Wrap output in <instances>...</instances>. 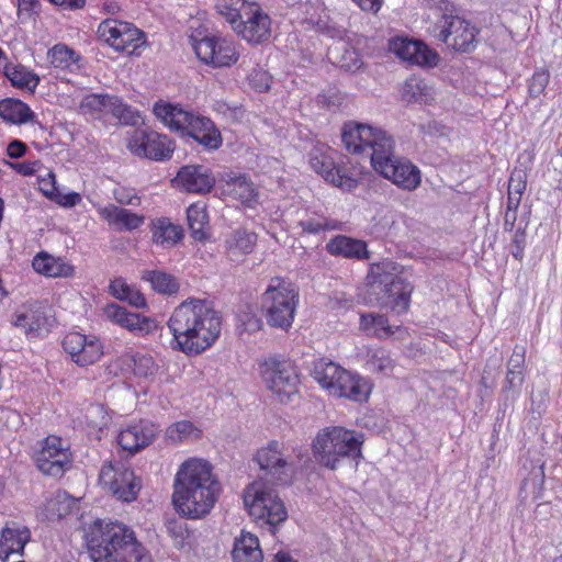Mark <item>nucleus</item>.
<instances>
[{"label": "nucleus", "instance_id": "obj_44", "mask_svg": "<svg viewBox=\"0 0 562 562\" xmlns=\"http://www.w3.org/2000/svg\"><path fill=\"white\" fill-rule=\"evenodd\" d=\"M47 57L49 63L59 69H72L80 59V56L65 44H57L52 47L47 53Z\"/></svg>", "mask_w": 562, "mask_h": 562}, {"label": "nucleus", "instance_id": "obj_48", "mask_svg": "<svg viewBox=\"0 0 562 562\" xmlns=\"http://www.w3.org/2000/svg\"><path fill=\"white\" fill-rule=\"evenodd\" d=\"M367 364L370 370L383 374L390 373L393 369V360L389 351L382 348L370 351Z\"/></svg>", "mask_w": 562, "mask_h": 562}, {"label": "nucleus", "instance_id": "obj_31", "mask_svg": "<svg viewBox=\"0 0 562 562\" xmlns=\"http://www.w3.org/2000/svg\"><path fill=\"white\" fill-rule=\"evenodd\" d=\"M149 229L153 243L162 248L176 246L183 237L182 227L173 223L169 217L151 220Z\"/></svg>", "mask_w": 562, "mask_h": 562}, {"label": "nucleus", "instance_id": "obj_56", "mask_svg": "<svg viewBox=\"0 0 562 562\" xmlns=\"http://www.w3.org/2000/svg\"><path fill=\"white\" fill-rule=\"evenodd\" d=\"M38 7V0H18V15L23 22L32 18Z\"/></svg>", "mask_w": 562, "mask_h": 562}, {"label": "nucleus", "instance_id": "obj_6", "mask_svg": "<svg viewBox=\"0 0 562 562\" xmlns=\"http://www.w3.org/2000/svg\"><path fill=\"white\" fill-rule=\"evenodd\" d=\"M363 435L340 426L322 429L313 440V452L321 464L336 470L346 458L359 459Z\"/></svg>", "mask_w": 562, "mask_h": 562}, {"label": "nucleus", "instance_id": "obj_8", "mask_svg": "<svg viewBox=\"0 0 562 562\" xmlns=\"http://www.w3.org/2000/svg\"><path fill=\"white\" fill-rule=\"evenodd\" d=\"M299 303V290L281 278H272L261 294V308L267 324L288 330L294 321Z\"/></svg>", "mask_w": 562, "mask_h": 562}, {"label": "nucleus", "instance_id": "obj_43", "mask_svg": "<svg viewBox=\"0 0 562 562\" xmlns=\"http://www.w3.org/2000/svg\"><path fill=\"white\" fill-rule=\"evenodd\" d=\"M105 114H112L124 125H136L140 119L138 112L125 104L121 98L110 95Z\"/></svg>", "mask_w": 562, "mask_h": 562}, {"label": "nucleus", "instance_id": "obj_52", "mask_svg": "<svg viewBox=\"0 0 562 562\" xmlns=\"http://www.w3.org/2000/svg\"><path fill=\"white\" fill-rule=\"evenodd\" d=\"M110 99L109 94H89L86 95L81 103L80 108L85 113H106L108 100Z\"/></svg>", "mask_w": 562, "mask_h": 562}, {"label": "nucleus", "instance_id": "obj_17", "mask_svg": "<svg viewBox=\"0 0 562 562\" xmlns=\"http://www.w3.org/2000/svg\"><path fill=\"white\" fill-rule=\"evenodd\" d=\"M336 151L315 149L311 154L312 169L321 175L325 181L342 190H351L357 187V179L349 175L345 167L335 161Z\"/></svg>", "mask_w": 562, "mask_h": 562}, {"label": "nucleus", "instance_id": "obj_24", "mask_svg": "<svg viewBox=\"0 0 562 562\" xmlns=\"http://www.w3.org/2000/svg\"><path fill=\"white\" fill-rule=\"evenodd\" d=\"M157 432L158 428L155 424L148 420H139L121 430L117 436V443L130 453H136L149 446Z\"/></svg>", "mask_w": 562, "mask_h": 562}, {"label": "nucleus", "instance_id": "obj_53", "mask_svg": "<svg viewBox=\"0 0 562 562\" xmlns=\"http://www.w3.org/2000/svg\"><path fill=\"white\" fill-rule=\"evenodd\" d=\"M134 373L138 376L147 378L156 371V366L151 357L137 356L134 358Z\"/></svg>", "mask_w": 562, "mask_h": 562}, {"label": "nucleus", "instance_id": "obj_55", "mask_svg": "<svg viewBox=\"0 0 562 562\" xmlns=\"http://www.w3.org/2000/svg\"><path fill=\"white\" fill-rule=\"evenodd\" d=\"M526 187V175L521 170H514L508 180V192L522 195Z\"/></svg>", "mask_w": 562, "mask_h": 562}, {"label": "nucleus", "instance_id": "obj_62", "mask_svg": "<svg viewBox=\"0 0 562 562\" xmlns=\"http://www.w3.org/2000/svg\"><path fill=\"white\" fill-rule=\"evenodd\" d=\"M361 10L376 13L383 3V0H352Z\"/></svg>", "mask_w": 562, "mask_h": 562}, {"label": "nucleus", "instance_id": "obj_16", "mask_svg": "<svg viewBox=\"0 0 562 562\" xmlns=\"http://www.w3.org/2000/svg\"><path fill=\"white\" fill-rule=\"evenodd\" d=\"M130 151L140 158L165 160L173 153V142L166 135L153 131L136 130L127 139Z\"/></svg>", "mask_w": 562, "mask_h": 562}, {"label": "nucleus", "instance_id": "obj_7", "mask_svg": "<svg viewBox=\"0 0 562 562\" xmlns=\"http://www.w3.org/2000/svg\"><path fill=\"white\" fill-rule=\"evenodd\" d=\"M370 293L383 306L390 307L397 314L408 310L413 285L398 272L392 262H382L371 268L368 276Z\"/></svg>", "mask_w": 562, "mask_h": 562}, {"label": "nucleus", "instance_id": "obj_33", "mask_svg": "<svg viewBox=\"0 0 562 562\" xmlns=\"http://www.w3.org/2000/svg\"><path fill=\"white\" fill-rule=\"evenodd\" d=\"M257 244V235L246 228L233 231L225 239V248L232 260L251 254Z\"/></svg>", "mask_w": 562, "mask_h": 562}, {"label": "nucleus", "instance_id": "obj_47", "mask_svg": "<svg viewBox=\"0 0 562 562\" xmlns=\"http://www.w3.org/2000/svg\"><path fill=\"white\" fill-rule=\"evenodd\" d=\"M336 372H338L337 363L327 359H319L314 363L312 376L323 389L328 391Z\"/></svg>", "mask_w": 562, "mask_h": 562}, {"label": "nucleus", "instance_id": "obj_15", "mask_svg": "<svg viewBox=\"0 0 562 562\" xmlns=\"http://www.w3.org/2000/svg\"><path fill=\"white\" fill-rule=\"evenodd\" d=\"M192 47L198 58L213 67H229L237 63L239 53L235 43L215 36L195 40L191 36Z\"/></svg>", "mask_w": 562, "mask_h": 562}, {"label": "nucleus", "instance_id": "obj_36", "mask_svg": "<svg viewBox=\"0 0 562 562\" xmlns=\"http://www.w3.org/2000/svg\"><path fill=\"white\" fill-rule=\"evenodd\" d=\"M233 559L234 562H262L258 538L251 533H241L235 542Z\"/></svg>", "mask_w": 562, "mask_h": 562}, {"label": "nucleus", "instance_id": "obj_41", "mask_svg": "<svg viewBox=\"0 0 562 562\" xmlns=\"http://www.w3.org/2000/svg\"><path fill=\"white\" fill-rule=\"evenodd\" d=\"M1 72L19 88H35L40 81L38 77L22 65L8 64L2 66Z\"/></svg>", "mask_w": 562, "mask_h": 562}, {"label": "nucleus", "instance_id": "obj_13", "mask_svg": "<svg viewBox=\"0 0 562 562\" xmlns=\"http://www.w3.org/2000/svg\"><path fill=\"white\" fill-rule=\"evenodd\" d=\"M69 445L57 436L46 437L35 454V463L45 475L60 477L71 465Z\"/></svg>", "mask_w": 562, "mask_h": 562}, {"label": "nucleus", "instance_id": "obj_32", "mask_svg": "<svg viewBox=\"0 0 562 562\" xmlns=\"http://www.w3.org/2000/svg\"><path fill=\"white\" fill-rule=\"evenodd\" d=\"M31 539L27 528L5 527L0 538V560L5 561L12 554H22Z\"/></svg>", "mask_w": 562, "mask_h": 562}, {"label": "nucleus", "instance_id": "obj_28", "mask_svg": "<svg viewBox=\"0 0 562 562\" xmlns=\"http://www.w3.org/2000/svg\"><path fill=\"white\" fill-rule=\"evenodd\" d=\"M224 192L232 199L252 207L258 199L257 188L247 175L229 172L223 178Z\"/></svg>", "mask_w": 562, "mask_h": 562}, {"label": "nucleus", "instance_id": "obj_12", "mask_svg": "<svg viewBox=\"0 0 562 562\" xmlns=\"http://www.w3.org/2000/svg\"><path fill=\"white\" fill-rule=\"evenodd\" d=\"M99 480L108 492L123 502L136 499L140 490V481L133 470L122 462L104 463L100 470Z\"/></svg>", "mask_w": 562, "mask_h": 562}, {"label": "nucleus", "instance_id": "obj_39", "mask_svg": "<svg viewBox=\"0 0 562 562\" xmlns=\"http://www.w3.org/2000/svg\"><path fill=\"white\" fill-rule=\"evenodd\" d=\"M165 437L170 443L178 445L199 439L201 430L190 420H180L167 427Z\"/></svg>", "mask_w": 562, "mask_h": 562}, {"label": "nucleus", "instance_id": "obj_50", "mask_svg": "<svg viewBox=\"0 0 562 562\" xmlns=\"http://www.w3.org/2000/svg\"><path fill=\"white\" fill-rule=\"evenodd\" d=\"M427 83L418 78H409L405 81L403 94L407 101L422 102L427 95Z\"/></svg>", "mask_w": 562, "mask_h": 562}, {"label": "nucleus", "instance_id": "obj_21", "mask_svg": "<svg viewBox=\"0 0 562 562\" xmlns=\"http://www.w3.org/2000/svg\"><path fill=\"white\" fill-rule=\"evenodd\" d=\"M13 324L22 328L27 336L40 337L49 331L50 321L46 305L31 301L22 304L14 314Z\"/></svg>", "mask_w": 562, "mask_h": 562}, {"label": "nucleus", "instance_id": "obj_49", "mask_svg": "<svg viewBox=\"0 0 562 562\" xmlns=\"http://www.w3.org/2000/svg\"><path fill=\"white\" fill-rule=\"evenodd\" d=\"M299 226L304 233L319 234L325 231H335L340 228V223L326 217H308L299 222Z\"/></svg>", "mask_w": 562, "mask_h": 562}, {"label": "nucleus", "instance_id": "obj_2", "mask_svg": "<svg viewBox=\"0 0 562 562\" xmlns=\"http://www.w3.org/2000/svg\"><path fill=\"white\" fill-rule=\"evenodd\" d=\"M167 326L173 336L176 349L188 356H198L220 337L222 316L211 303L188 299L173 310Z\"/></svg>", "mask_w": 562, "mask_h": 562}, {"label": "nucleus", "instance_id": "obj_37", "mask_svg": "<svg viewBox=\"0 0 562 562\" xmlns=\"http://www.w3.org/2000/svg\"><path fill=\"white\" fill-rule=\"evenodd\" d=\"M350 381L341 382L334 389L336 397H345L355 402L366 401L369 396L370 389L368 383L359 375L350 372Z\"/></svg>", "mask_w": 562, "mask_h": 562}, {"label": "nucleus", "instance_id": "obj_59", "mask_svg": "<svg viewBox=\"0 0 562 562\" xmlns=\"http://www.w3.org/2000/svg\"><path fill=\"white\" fill-rule=\"evenodd\" d=\"M337 371L338 372H336L335 378L333 379V383H330L327 391L333 396H335L334 389L338 387L341 384V382L350 381V371L344 369L339 364H337Z\"/></svg>", "mask_w": 562, "mask_h": 562}, {"label": "nucleus", "instance_id": "obj_19", "mask_svg": "<svg viewBox=\"0 0 562 562\" xmlns=\"http://www.w3.org/2000/svg\"><path fill=\"white\" fill-rule=\"evenodd\" d=\"M255 460L276 482L286 483L294 473L293 463L283 454L281 445L276 440L259 449Z\"/></svg>", "mask_w": 562, "mask_h": 562}, {"label": "nucleus", "instance_id": "obj_23", "mask_svg": "<svg viewBox=\"0 0 562 562\" xmlns=\"http://www.w3.org/2000/svg\"><path fill=\"white\" fill-rule=\"evenodd\" d=\"M173 181L184 191L199 194L210 192L215 184L211 170L201 165L181 167Z\"/></svg>", "mask_w": 562, "mask_h": 562}, {"label": "nucleus", "instance_id": "obj_10", "mask_svg": "<svg viewBox=\"0 0 562 562\" xmlns=\"http://www.w3.org/2000/svg\"><path fill=\"white\" fill-rule=\"evenodd\" d=\"M261 374L267 387L280 403H289L297 394L300 375L291 361L269 358L261 364Z\"/></svg>", "mask_w": 562, "mask_h": 562}, {"label": "nucleus", "instance_id": "obj_11", "mask_svg": "<svg viewBox=\"0 0 562 562\" xmlns=\"http://www.w3.org/2000/svg\"><path fill=\"white\" fill-rule=\"evenodd\" d=\"M99 37L117 52L135 54L145 45V34L128 22L106 19L98 26Z\"/></svg>", "mask_w": 562, "mask_h": 562}, {"label": "nucleus", "instance_id": "obj_35", "mask_svg": "<svg viewBox=\"0 0 562 562\" xmlns=\"http://www.w3.org/2000/svg\"><path fill=\"white\" fill-rule=\"evenodd\" d=\"M326 249L334 256H342L345 258L363 259L367 258V245L362 240L353 239L344 235L331 238Z\"/></svg>", "mask_w": 562, "mask_h": 562}, {"label": "nucleus", "instance_id": "obj_58", "mask_svg": "<svg viewBox=\"0 0 562 562\" xmlns=\"http://www.w3.org/2000/svg\"><path fill=\"white\" fill-rule=\"evenodd\" d=\"M110 292L119 300H123L131 286L123 279H115L109 285Z\"/></svg>", "mask_w": 562, "mask_h": 562}, {"label": "nucleus", "instance_id": "obj_51", "mask_svg": "<svg viewBox=\"0 0 562 562\" xmlns=\"http://www.w3.org/2000/svg\"><path fill=\"white\" fill-rule=\"evenodd\" d=\"M550 81V72L547 68L537 69L529 80L528 93L531 98H539L543 94Z\"/></svg>", "mask_w": 562, "mask_h": 562}, {"label": "nucleus", "instance_id": "obj_1", "mask_svg": "<svg viewBox=\"0 0 562 562\" xmlns=\"http://www.w3.org/2000/svg\"><path fill=\"white\" fill-rule=\"evenodd\" d=\"M341 140L346 149L370 159L373 169L398 188L413 191L420 184V171L408 159L393 155V139L369 124L348 122Z\"/></svg>", "mask_w": 562, "mask_h": 562}, {"label": "nucleus", "instance_id": "obj_29", "mask_svg": "<svg viewBox=\"0 0 562 562\" xmlns=\"http://www.w3.org/2000/svg\"><path fill=\"white\" fill-rule=\"evenodd\" d=\"M359 328L364 335L378 339H386L393 336L396 338H404L407 334L405 328L401 326H391L387 317L376 313L361 314Z\"/></svg>", "mask_w": 562, "mask_h": 562}, {"label": "nucleus", "instance_id": "obj_22", "mask_svg": "<svg viewBox=\"0 0 562 562\" xmlns=\"http://www.w3.org/2000/svg\"><path fill=\"white\" fill-rule=\"evenodd\" d=\"M391 50L401 59L417 66H435L438 54L420 41L397 37L390 43Z\"/></svg>", "mask_w": 562, "mask_h": 562}, {"label": "nucleus", "instance_id": "obj_54", "mask_svg": "<svg viewBox=\"0 0 562 562\" xmlns=\"http://www.w3.org/2000/svg\"><path fill=\"white\" fill-rule=\"evenodd\" d=\"M87 422L94 428H102L106 425L108 418L102 405L92 404L86 413Z\"/></svg>", "mask_w": 562, "mask_h": 562}, {"label": "nucleus", "instance_id": "obj_5", "mask_svg": "<svg viewBox=\"0 0 562 562\" xmlns=\"http://www.w3.org/2000/svg\"><path fill=\"white\" fill-rule=\"evenodd\" d=\"M155 116L170 131L187 135L207 149H217L222 136L214 123L180 104L159 100L153 106Z\"/></svg>", "mask_w": 562, "mask_h": 562}, {"label": "nucleus", "instance_id": "obj_18", "mask_svg": "<svg viewBox=\"0 0 562 562\" xmlns=\"http://www.w3.org/2000/svg\"><path fill=\"white\" fill-rule=\"evenodd\" d=\"M233 30L246 42L261 44L271 36V19L257 3H251Z\"/></svg>", "mask_w": 562, "mask_h": 562}, {"label": "nucleus", "instance_id": "obj_27", "mask_svg": "<svg viewBox=\"0 0 562 562\" xmlns=\"http://www.w3.org/2000/svg\"><path fill=\"white\" fill-rule=\"evenodd\" d=\"M98 214L109 226L119 232L134 231L145 223V216L134 213L128 209L120 207L115 204H106L98 209Z\"/></svg>", "mask_w": 562, "mask_h": 562}, {"label": "nucleus", "instance_id": "obj_25", "mask_svg": "<svg viewBox=\"0 0 562 562\" xmlns=\"http://www.w3.org/2000/svg\"><path fill=\"white\" fill-rule=\"evenodd\" d=\"M106 317L137 336H146L157 328L155 319L137 313L127 312L117 304H108L104 308Z\"/></svg>", "mask_w": 562, "mask_h": 562}, {"label": "nucleus", "instance_id": "obj_38", "mask_svg": "<svg viewBox=\"0 0 562 562\" xmlns=\"http://www.w3.org/2000/svg\"><path fill=\"white\" fill-rule=\"evenodd\" d=\"M187 221L191 236L199 241L206 239L209 216L206 209L201 204H191L187 209Z\"/></svg>", "mask_w": 562, "mask_h": 562}, {"label": "nucleus", "instance_id": "obj_45", "mask_svg": "<svg viewBox=\"0 0 562 562\" xmlns=\"http://www.w3.org/2000/svg\"><path fill=\"white\" fill-rule=\"evenodd\" d=\"M250 4L246 0H216L215 9L234 29V25L243 19L244 11Z\"/></svg>", "mask_w": 562, "mask_h": 562}, {"label": "nucleus", "instance_id": "obj_30", "mask_svg": "<svg viewBox=\"0 0 562 562\" xmlns=\"http://www.w3.org/2000/svg\"><path fill=\"white\" fill-rule=\"evenodd\" d=\"M525 355L526 349L516 345L507 363V372L503 385V392L516 397L525 381Z\"/></svg>", "mask_w": 562, "mask_h": 562}, {"label": "nucleus", "instance_id": "obj_46", "mask_svg": "<svg viewBox=\"0 0 562 562\" xmlns=\"http://www.w3.org/2000/svg\"><path fill=\"white\" fill-rule=\"evenodd\" d=\"M32 266L36 272L53 278L63 276L65 269L59 259L44 251L33 258Z\"/></svg>", "mask_w": 562, "mask_h": 562}, {"label": "nucleus", "instance_id": "obj_3", "mask_svg": "<svg viewBox=\"0 0 562 562\" xmlns=\"http://www.w3.org/2000/svg\"><path fill=\"white\" fill-rule=\"evenodd\" d=\"M220 491L211 464L192 458L184 461L176 473L172 503L182 517L199 519L214 507Z\"/></svg>", "mask_w": 562, "mask_h": 562}, {"label": "nucleus", "instance_id": "obj_63", "mask_svg": "<svg viewBox=\"0 0 562 562\" xmlns=\"http://www.w3.org/2000/svg\"><path fill=\"white\" fill-rule=\"evenodd\" d=\"M40 188L45 195H52L55 191V176L48 172V178L40 180Z\"/></svg>", "mask_w": 562, "mask_h": 562}, {"label": "nucleus", "instance_id": "obj_34", "mask_svg": "<svg viewBox=\"0 0 562 562\" xmlns=\"http://www.w3.org/2000/svg\"><path fill=\"white\" fill-rule=\"evenodd\" d=\"M0 117L13 125L34 123L35 114L31 108L19 99L0 100Z\"/></svg>", "mask_w": 562, "mask_h": 562}, {"label": "nucleus", "instance_id": "obj_20", "mask_svg": "<svg viewBox=\"0 0 562 562\" xmlns=\"http://www.w3.org/2000/svg\"><path fill=\"white\" fill-rule=\"evenodd\" d=\"M64 350L78 366L86 367L97 362L103 355L101 341L93 336L69 333L63 339Z\"/></svg>", "mask_w": 562, "mask_h": 562}, {"label": "nucleus", "instance_id": "obj_4", "mask_svg": "<svg viewBox=\"0 0 562 562\" xmlns=\"http://www.w3.org/2000/svg\"><path fill=\"white\" fill-rule=\"evenodd\" d=\"M87 547L93 562H151L134 530L117 521H93L88 528Z\"/></svg>", "mask_w": 562, "mask_h": 562}, {"label": "nucleus", "instance_id": "obj_14", "mask_svg": "<svg viewBox=\"0 0 562 562\" xmlns=\"http://www.w3.org/2000/svg\"><path fill=\"white\" fill-rule=\"evenodd\" d=\"M434 31L439 41L454 50L470 52L475 47V27L459 16L443 15Z\"/></svg>", "mask_w": 562, "mask_h": 562}, {"label": "nucleus", "instance_id": "obj_26", "mask_svg": "<svg viewBox=\"0 0 562 562\" xmlns=\"http://www.w3.org/2000/svg\"><path fill=\"white\" fill-rule=\"evenodd\" d=\"M106 317L137 336H146L157 328L155 319L137 313L127 312L117 304H108L104 308Z\"/></svg>", "mask_w": 562, "mask_h": 562}, {"label": "nucleus", "instance_id": "obj_60", "mask_svg": "<svg viewBox=\"0 0 562 562\" xmlns=\"http://www.w3.org/2000/svg\"><path fill=\"white\" fill-rule=\"evenodd\" d=\"M26 151V146L19 139L12 140L7 148V154L10 158H21Z\"/></svg>", "mask_w": 562, "mask_h": 562}, {"label": "nucleus", "instance_id": "obj_61", "mask_svg": "<svg viewBox=\"0 0 562 562\" xmlns=\"http://www.w3.org/2000/svg\"><path fill=\"white\" fill-rule=\"evenodd\" d=\"M123 301H127L131 305L135 307H144L146 305L145 296L139 291L134 290L133 288L130 289Z\"/></svg>", "mask_w": 562, "mask_h": 562}, {"label": "nucleus", "instance_id": "obj_9", "mask_svg": "<svg viewBox=\"0 0 562 562\" xmlns=\"http://www.w3.org/2000/svg\"><path fill=\"white\" fill-rule=\"evenodd\" d=\"M244 504L257 522L276 526L288 518V512L279 495L262 481H256L245 490Z\"/></svg>", "mask_w": 562, "mask_h": 562}, {"label": "nucleus", "instance_id": "obj_57", "mask_svg": "<svg viewBox=\"0 0 562 562\" xmlns=\"http://www.w3.org/2000/svg\"><path fill=\"white\" fill-rule=\"evenodd\" d=\"M239 321L246 331H257L261 328V319L252 313H245L239 316Z\"/></svg>", "mask_w": 562, "mask_h": 562}, {"label": "nucleus", "instance_id": "obj_64", "mask_svg": "<svg viewBox=\"0 0 562 562\" xmlns=\"http://www.w3.org/2000/svg\"><path fill=\"white\" fill-rule=\"evenodd\" d=\"M10 166L22 176H31L35 172V164L34 162H18L10 164Z\"/></svg>", "mask_w": 562, "mask_h": 562}, {"label": "nucleus", "instance_id": "obj_42", "mask_svg": "<svg viewBox=\"0 0 562 562\" xmlns=\"http://www.w3.org/2000/svg\"><path fill=\"white\" fill-rule=\"evenodd\" d=\"M76 506V499L65 491H58L53 498L47 501L46 517L56 520L70 514Z\"/></svg>", "mask_w": 562, "mask_h": 562}, {"label": "nucleus", "instance_id": "obj_40", "mask_svg": "<svg viewBox=\"0 0 562 562\" xmlns=\"http://www.w3.org/2000/svg\"><path fill=\"white\" fill-rule=\"evenodd\" d=\"M142 279L149 282L151 288L161 294L171 295L179 291L177 279L160 270H145L142 273Z\"/></svg>", "mask_w": 562, "mask_h": 562}]
</instances>
